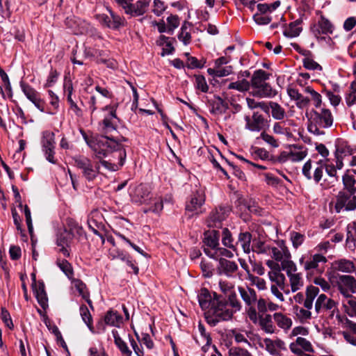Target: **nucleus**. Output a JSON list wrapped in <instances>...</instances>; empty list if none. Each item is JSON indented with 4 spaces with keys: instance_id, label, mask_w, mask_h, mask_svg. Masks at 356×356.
Returning a JSON list of instances; mask_svg holds the SVG:
<instances>
[{
    "instance_id": "1",
    "label": "nucleus",
    "mask_w": 356,
    "mask_h": 356,
    "mask_svg": "<svg viewBox=\"0 0 356 356\" xmlns=\"http://www.w3.org/2000/svg\"><path fill=\"white\" fill-rule=\"evenodd\" d=\"M83 138L87 145L95 153L97 159L108 158L113 159L122 167L126 159L127 154L122 141H127V138H122L116 140L113 138L104 135L88 136L83 131H81Z\"/></svg>"
},
{
    "instance_id": "2",
    "label": "nucleus",
    "mask_w": 356,
    "mask_h": 356,
    "mask_svg": "<svg viewBox=\"0 0 356 356\" xmlns=\"http://www.w3.org/2000/svg\"><path fill=\"white\" fill-rule=\"evenodd\" d=\"M241 299L248 307L247 314L250 320L261 330L267 332V304L265 299L260 298L257 300L255 291L248 286H238Z\"/></svg>"
},
{
    "instance_id": "3",
    "label": "nucleus",
    "mask_w": 356,
    "mask_h": 356,
    "mask_svg": "<svg viewBox=\"0 0 356 356\" xmlns=\"http://www.w3.org/2000/svg\"><path fill=\"white\" fill-rule=\"evenodd\" d=\"M234 310L228 307V303L220 296L214 293L212 307L205 313L208 324L216 326L219 322L232 319Z\"/></svg>"
},
{
    "instance_id": "4",
    "label": "nucleus",
    "mask_w": 356,
    "mask_h": 356,
    "mask_svg": "<svg viewBox=\"0 0 356 356\" xmlns=\"http://www.w3.org/2000/svg\"><path fill=\"white\" fill-rule=\"evenodd\" d=\"M305 93L309 94L310 98L305 97L302 93L294 88H288L287 94L290 99L296 102V105L298 108L302 109L307 108L311 101L314 102L316 108L320 107L322 102L321 95L314 90L312 87L307 86L303 89Z\"/></svg>"
},
{
    "instance_id": "5",
    "label": "nucleus",
    "mask_w": 356,
    "mask_h": 356,
    "mask_svg": "<svg viewBox=\"0 0 356 356\" xmlns=\"http://www.w3.org/2000/svg\"><path fill=\"white\" fill-rule=\"evenodd\" d=\"M268 267L271 269L268 272V278L272 282L270 291L273 295L280 302L284 301V296L282 293L285 288V277L280 272V265L273 261H268Z\"/></svg>"
},
{
    "instance_id": "6",
    "label": "nucleus",
    "mask_w": 356,
    "mask_h": 356,
    "mask_svg": "<svg viewBox=\"0 0 356 356\" xmlns=\"http://www.w3.org/2000/svg\"><path fill=\"white\" fill-rule=\"evenodd\" d=\"M330 283L337 287L343 297H350L356 293V279L351 275L332 276L330 278Z\"/></svg>"
},
{
    "instance_id": "7",
    "label": "nucleus",
    "mask_w": 356,
    "mask_h": 356,
    "mask_svg": "<svg viewBox=\"0 0 356 356\" xmlns=\"http://www.w3.org/2000/svg\"><path fill=\"white\" fill-rule=\"evenodd\" d=\"M75 165L81 170L83 177L88 181H93L99 174V165L84 156L74 158Z\"/></svg>"
},
{
    "instance_id": "8",
    "label": "nucleus",
    "mask_w": 356,
    "mask_h": 356,
    "mask_svg": "<svg viewBox=\"0 0 356 356\" xmlns=\"http://www.w3.org/2000/svg\"><path fill=\"white\" fill-rule=\"evenodd\" d=\"M267 74L261 70L254 72L251 79L252 93L254 96H267Z\"/></svg>"
},
{
    "instance_id": "9",
    "label": "nucleus",
    "mask_w": 356,
    "mask_h": 356,
    "mask_svg": "<svg viewBox=\"0 0 356 356\" xmlns=\"http://www.w3.org/2000/svg\"><path fill=\"white\" fill-rule=\"evenodd\" d=\"M323 161L312 162L308 160L302 166V172L307 179H314L316 183H318L323 177Z\"/></svg>"
},
{
    "instance_id": "10",
    "label": "nucleus",
    "mask_w": 356,
    "mask_h": 356,
    "mask_svg": "<svg viewBox=\"0 0 356 356\" xmlns=\"http://www.w3.org/2000/svg\"><path fill=\"white\" fill-rule=\"evenodd\" d=\"M54 134L49 131H45L42 133L41 144L42 151L44 154L46 159L51 163H56V160L54 159L55 154V138Z\"/></svg>"
},
{
    "instance_id": "11",
    "label": "nucleus",
    "mask_w": 356,
    "mask_h": 356,
    "mask_svg": "<svg viewBox=\"0 0 356 356\" xmlns=\"http://www.w3.org/2000/svg\"><path fill=\"white\" fill-rule=\"evenodd\" d=\"M108 10L110 16L105 14L96 15V19L102 26L112 29H118L120 27L124 26V18L115 14L111 9H108Z\"/></svg>"
},
{
    "instance_id": "12",
    "label": "nucleus",
    "mask_w": 356,
    "mask_h": 356,
    "mask_svg": "<svg viewBox=\"0 0 356 356\" xmlns=\"http://www.w3.org/2000/svg\"><path fill=\"white\" fill-rule=\"evenodd\" d=\"M351 194H346L344 192H339L337 196L335 209L339 213L341 209L346 211H353L356 209V197Z\"/></svg>"
},
{
    "instance_id": "13",
    "label": "nucleus",
    "mask_w": 356,
    "mask_h": 356,
    "mask_svg": "<svg viewBox=\"0 0 356 356\" xmlns=\"http://www.w3.org/2000/svg\"><path fill=\"white\" fill-rule=\"evenodd\" d=\"M310 115L309 121L317 123L320 127L328 128L332 125L333 118L328 109L323 108L320 112L313 111Z\"/></svg>"
},
{
    "instance_id": "14",
    "label": "nucleus",
    "mask_w": 356,
    "mask_h": 356,
    "mask_svg": "<svg viewBox=\"0 0 356 356\" xmlns=\"http://www.w3.org/2000/svg\"><path fill=\"white\" fill-rule=\"evenodd\" d=\"M21 88L26 97L41 112L44 111V102L41 99L40 93L29 84L20 83Z\"/></svg>"
},
{
    "instance_id": "15",
    "label": "nucleus",
    "mask_w": 356,
    "mask_h": 356,
    "mask_svg": "<svg viewBox=\"0 0 356 356\" xmlns=\"http://www.w3.org/2000/svg\"><path fill=\"white\" fill-rule=\"evenodd\" d=\"M230 208L228 207L219 206L213 209L207 220L209 227H220L222 221L225 220L230 213Z\"/></svg>"
},
{
    "instance_id": "16",
    "label": "nucleus",
    "mask_w": 356,
    "mask_h": 356,
    "mask_svg": "<svg viewBox=\"0 0 356 356\" xmlns=\"http://www.w3.org/2000/svg\"><path fill=\"white\" fill-rule=\"evenodd\" d=\"M104 110L109 111V114L104 118L99 124L102 131L106 134L115 130L118 118L116 115V110L113 106H106Z\"/></svg>"
},
{
    "instance_id": "17",
    "label": "nucleus",
    "mask_w": 356,
    "mask_h": 356,
    "mask_svg": "<svg viewBox=\"0 0 356 356\" xmlns=\"http://www.w3.org/2000/svg\"><path fill=\"white\" fill-rule=\"evenodd\" d=\"M204 195L201 191H197L191 195L190 201L187 202L186 205V212L192 213L190 217L194 214L199 215L202 212L201 211V207L204 203Z\"/></svg>"
},
{
    "instance_id": "18",
    "label": "nucleus",
    "mask_w": 356,
    "mask_h": 356,
    "mask_svg": "<svg viewBox=\"0 0 356 356\" xmlns=\"http://www.w3.org/2000/svg\"><path fill=\"white\" fill-rule=\"evenodd\" d=\"M238 269V265L235 261L225 258H220L218 260V264L216 268L217 273L219 275H224L228 277H233Z\"/></svg>"
},
{
    "instance_id": "19",
    "label": "nucleus",
    "mask_w": 356,
    "mask_h": 356,
    "mask_svg": "<svg viewBox=\"0 0 356 356\" xmlns=\"http://www.w3.org/2000/svg\"><path fill=\"white\" fill-rule=\"evenodd\" d=\"M65 24L75 35L85 34L88 32V24L85 22L76 19L74 16L67 17L65 20Z\"/></svg>"
},
{
    "instance_id": "20",
    "label": "nucleus",
    "mask_w": 356,
    "mask_h": 356,
    "mask_svg": "<svg viewBox=\"0 0 356 356\" xmlns=\"http://www.w3.org/2000/svg\"><path fill=\"white\" fill-rule=\"evenodd\" d=\"M326 261L325 257L321 254H315L306 261H305L304 257H302L299 260L300 264L303 266L306 271L316 270L318 268L319 263H325Z\"/></svg>"
},
{
    "instance_id": "21",
    "label": "nucleus",
    "mask_w": 356,
    "mask_h": 356,
    "mask_svg": "<svg viewBox=\"0 0 356 356\" xmlns=\"http://www.w3.org/2000/svg\"><path fill=\"white\" fill-rule=\"evenodd\" d=\"M307 155V148L303 146L294 145L289 152H286V162L290 161L293 163L302 161Z\"/></svg>"
},
{
    "instance_id": "22",
    "label": "nucleus",
    "mask_w": 356,
    "mask_h": 356,
    "mask_svg": "<svg viewBox=\"0 0 356 356\" xmlns=\"http://www.w3.org/2000/svg\"><path fill=\"white\" fill-rule=\"evenodd\" d=\"M207 102L211 106V113L213 114H223L229 108L228 104L219 96L214 95L212 98L208 99Z\"/></svg>"
},
{
    "instance_id": "23",
    "label": "nucleus",
    "mask_w": 356,
    "mask_h": 356,
    "mask_svg": "<svg viewBox=\"0 0 356 356\" xmlns=\"http://www.w3.org/2000/svg\"><path fill=\"white\" fill-rule=\"evenodd\" d=\"M276 245L277 246L271 248L272 257L275 260L282 262L285 259L291 257V254L285 246L284 241H278Z\"/></svg>"
},
{
    "instance_id": "24",
    "label": "nucleus",
    "mask_w": 356,
    "mask_h": 356,
    "mask_svg": "<svg viewBox=\"0 0 356 356\" xmlns=\"http://www.w3.org/2000/svg\"><path fill=\"white\" fill-rule=\"evenodd\" d=\"M336 307V302L331 298H328L325 294H321L315 302V310L320 313L321 310H332Z\"/></svg>"
},
{
    "instance_id": "25",
    "label": "nucleus",
    "mask_w": 356,
    "mask_h": 356,
    "mask_svg": "<svg viewBox=\"0 0 356 356\" xmlns=\"http://www.w3.org/2000/svg\"><path fill=\"white\" fill-rule=\"evenodd\" d=\"M220 233L218 231L212 230L204 233V244L213 250H216L219 247Z\"/></svg>"
},
{
    "instance_id": "26",
    "label": "nucleus",
    "mask_w": 356,
    "mask_h": 356,
    "mask_svg": "<svg viewBox=\"0 0 356 356\" xmlns=\"http://www.w3.org/2000/svg\"><path fill=\"white\" fill-rule=\"evenodd\" d=\"M33 291L39 305L44 309H46L48 307V298L44 290V284L42 282H39L38 284H35Z\"/></svg>"
},
{
    "instance_id": "27",
    "label": "nucleus",
    "mask_w": 356,
    "mask_h": 356,
    "mask_svg": "<svg viewBox=\"0 0 356 356\" xmlns=\"http://www.w3.org/2000/svg\"><path fill=\"white\" fill-rule=\"evenodd\" d=\"M197 298L200 306L203 310L209 309L212 307L214 296L212 298L209 290L206 288H202L200 290Z\"/></svg>"
},
{
    "instance_id": "28",
    "label": "nucleus",
    "mask_w": 356,
    "mask_h": 356,
    "mask_svg": "<svg viewBox=\"0 0 356 356\" xmlns=\"http://www.w3.org/2000/svg\"><path fill=\"white\" fill-rule=\"evenodd\" d=\"M286 152L278 149H268V162L282 164L286 162Z\"/></svg>"
},
{
    "instance_id": "29",
    "label": "nucleus",
    "mask_w": 356,
    "mask_h": 356,
    "mask_svg": "<svg viewBox=\"0 0 356 356\" xmlns=\"http://www.w3.org/2000/svg\"><path fill=\"white\" fill-rule=\"evenodd\" d=\"M342 300V307L344 312L350 316L353 317L356 315V298L353 295L350 297H343Z\"/></svg>"
},
{
    "instance_id": "30",
    "label": "nucleus",
    "mask_w": 356,
    "mask_h": 356,
    "mask_svg": "<svg viewBox=\"0 0 356 356\" xmlns=\"http://www.w3.org/2000/svg\"><path fill=\"white\" fill-rule=\"evenodd\" d=\"M333 267L335 270L346 273H350L355 270L353 262L345 259L335 261L333 263Z\"/></svg>"
},
{
    "instance_id": "31",
    "label": "nucleus",
    "mask_w": 356,
    "mask_h": 356,
    "mask_svg": "<svg viewBox=\"0 0 356 356\" xmlns=\"http://www.w3.org/2000/svg\"><path fill=\"white\" fill-rule=\"evenodd\" d=\"M319 293V289L315 286H309L306 289V298L304 301V306L306 309H311L313 307L314 300Z\"/></svg>"
},
{
    "instance_id": "32",
    "label": "nucleus",
    "mask_w": 356,
    "mask_h": 356,
    "mask_svg": "<svg viewBox=\"0 0 356 356\" xmlns=\"http://www.w3.org/2000/svg\"><path fill=\"white\" fill-rule=\"evenodd\" d=\"M252 234L248 232H241L238 234V242L245 253H250L251 251Z\"/></svg>"
},
{
    "instance_id": "33",
    "label": "nucleus",
    "mask_w": 356,
    "mask_h": 356,
    "mask_svg": "<svg viewBox=\"0 0 356 356\" xmlns=\"http://www.w3.org/2000/svg\"><path fill=\"white\" fill-rule=\"evenodd\" d=\"M149 192L146 187L142 184L137 186L131 195L132 200L137 203H142L145 201V198L148 196Z\"/></svg>"
},
{
    "instance_id": "34",
    "label": "nucleus",
    "mask_w": 356,
    "mask_h": 356,
    "mask_svg": "<svg viewBox=\"0 0 356 356\" xmlns=\"http://www.w3.org/2000/svg\"><path fill=\"white\" fill-rule=\"evenodd\" d=\"M238 205L241 207V209L243 208L245 209H248L251 213H254L255 214L261 215V209L259 207L257 203L254 201L250 200L249 202L246 201L242 197H239L237 200Z\"/></svg>"
},
{
    "instance_id": "35",
    "label": "nucleus",
    "mask_w": 356,
    "mask_h": 356,
    "mask_svg": "<svg viewBox=\"0 0 356 356\" xmlns=\"http://www.w3.org/2000/svg\"><path fill=\"white\" fill-rule=\"evenodd\" d=\"M150 0H138L135 3H132L130 15L134 16L143 15L146 12Z\"/></svg>"
},
{
    "instance_id": "36",
    "label": "nucleus",
    "mask_w": 356,
    "mask_h": 356,
    "mask_svg": "<svg viewBox=\"0 0 356 356\" xmlns=\"http://www.w3.org/2000/svg\"><path fill=\"white\" fill-rule=\"evenodd\" d=\"M253 121L252 123H250L249 117H246V120L248 121V125L249 129L252 131H259L265 125V120L262 115L259 113H254L252 116Z\"/></svg>"
},
{
    "instance_id": "37",
    "label": "nucleus",
    "mask_w": 356,
    "mask_h": 356,
    "mask_svg": "<svg viewBox=\"0 0 356 356\" xmlns=\"http://www.w3.org/2000/svg\"><path fill=\"white\" fill-rule=\"evenodd\" d=\"M284 349V343L280 339H268V353L271 355L280 356V352Z\"/></svg>"
},
{
    "instance_id": "38",
    "label": "nucleus",
    "mask_w": 356,
    "mask_h": 356,
    "mask_svg": "<svg viewBox=\"0 0 356 356\" xmlns=\"http://www.w3.org/2000/svg\"><path fill=\"white\" fill-rule=\"evenodd\" d=\"M301 31V21L296 20L289 25V26L284 30V34L289 38H295L298 36Z\"/></svg>"
},
{
    "instance_id": "39",
    "label": "nucleus",
    "mask_w": 356,
    "mask_h": 356,
    "mask_svg": "<svg viewBox=\"0 0 356 356\" xmlns=\"http://www.w3.org/2000/svg\"><path fill=\"white\" fill-rule=\"evenodd\" d=\"M292 292L300 290L304 285V280L302 274L297 273L288 277Z\"/></svg>"
},
{
    "instance_id": "40",
    "label": "nucleus",
    "mask_w": 356,
    "mask_h": 356,
    "mask_svg": "<svg viewBox=\"0 0 356 356\" xmlns=\"http://www.w3.org/2000/svg\"><path fill=\"white\" fill-rule=\"evenodd\" d=\"M112 334L114 337V341L121 353L124 356H131V351L128 348L127 343L120 338L117 330H113Z\"/></svg>"
},
{
    "instance_id": "41",
    "label": "nucleus",
    "mask_w": 356,
    "mask_h": 356,
    "mask_svg": "<svg viewBox=\"0 0 356 356\" xmlns=\"http://www.w3.org/2000/svg\"><path fill=\"white\" fill-rule=\"evenodd\" d=\"M268 108L271 110L273 118L277 120H281L286 116L285 110L277 103L269 102Z\"/></svg>"
},
{
    "instance_id": "42",
    "label": "nucleus",
    "mask_w": 356,
    "mask_h": 356,
    "mask_svg": "<svg viewBox=\"0 0 356 356\" xmlns=\"http://www.w3.org/2000/svg\"><path fill=\"white\" fill-rule=\"evenodd\" d=\"M122 321V316L117 312L109 310L104 316L106 324L113 326H118Z\"/></svg>"
},
{
    "instance_id": "43",
    "label": "nucleus",
    "mask_w": 356,
    "mask_h": 356,
    "mask_svg": "<svg viewBox=\"0 0 356 356\" xmlns=\"http://www.w3.org/2000/svg\"><path fill=\"white\" fill-rule=\"evenodd\" d=\"M273 319L279 327L284 330L289 329L292 325L291 320L281 313H275Z\"/></svg>"
},
{
    "instance_id": "44",
    "label": "nucleus",
    "mask_w": 356,
    "mask_h": 356,
    "mask_svg": "<svg viewBox=\"0 0 356 356\" xmlns=\"http://www.w3.org/2000/svg\"><path fill=\"white\" fill-rule=\"evenodd\" d=\"M282 266L280 268V271L284 270L286 271L287 276H290L291 275L297 273V266L296 264L290 259V258L285 259L282 262H281Z\"/></svg>"
},
{
    "instance_id": "45",
    "label": "nucleus",
    "mask_w": 356,
    "mask_h": 356,
    "mask_svg": "<svg viewBox=\"0 0 356 356\" xmlns=\"http://www.w3.org/2000/svg\"><path fill=\"white\" fill-rule=\"evenodd\" d=\"M349 170L342 177L343 184L344 187L350 193H354L356 191L355 187V179L354 177L348 174Z\"/></svg>"
},
{
    "instance_id": "46",
    "label": "nucleus",
    "mask_w": 356,
    "mask_h": 356,
    "mask_svg": "<svg viewBox=\"0 0 356 356\" xmlns=\"http://www.w3.org/2000/svg\"><path fill=\"white\" fill-rule=\"evenodd\" d=\"M80 314L82 320L87 325L88 328L92 331L93 330L92 318L88 307L83 305L80 307Z\"/></svg>"
},
{
    "instance_id": "47",
    "label": "nucleus",
    "mask_w": 356,
    "mask_h": 356,
    "mask_svg": "<svg viewBox=\"0 0 356 356\" xmlns=\"http://www.w3.org/2000/svg\"><path fill=\"white\" fill-rule=\"evenodd\" d=\"M318 26L320 29L319 33L321 32L323 34L332 33L334 30V26L331 22L326 18L322 17L318 23Z\"/></svg>"
},
{
    "instance_id": "48",
    "label": "nucleus",
    "mask_w": 356,
    "mask_h": 356,
    "mask_svg": "<svg viewBox=\"0 0 356 356\" xmlns=\"http://www.w3.org/2000/svg\"><path fill=\"white\" fill-rule=\"evenodd\" d=\"M232 234L227 228L222 230V243L225 246L236 252V245L234 244Z\"/></svg>"
},
{
    "instance_id": "49",
    "label": "nucleus",
    "mask_w": 356,
    "mask_h": 356,
    "mask_svg": "<svg viewBox=\"0 0 356 356\" xmlns=\"http://www.w3.org/2000/svg\"><path fill=\"white\" fill-rule=\"evenodd\" d=\"M186 56L188 57L187 58V67L191 69L195 68H202L206 63V60L204 58H202L201 60H198L196 57L190 56L188 53L186 54Z\"/></svg>"
},
{
    "instance_id": "50",
    "label": "nucleus",
    "mask_w": 356,
    "mask_h": 356,
    "mask_svg": "<svg viewBox=\"0 0 356 356\" xmlns=\"http://www.w3.org/2000/svg\"><path fill=\"white\" fill-rule=\"evenodd\" d=\"M353 153V149L346 143L342 142L337 145L335 154L341 157L351 155Z\"/></svg>"
},
{
    "instance_id": "51",
    "label": "nucleus",
    "mask_w": 356,
    "mask_h": 356,
    "mask_svg": "<svg viewBox=\"0 0 356 356\" xmlns=\"http://www.w3.org/2000/svg\"><path fill=\"white\" fill-rule=\"evenodd\" d=\"M250 85L249 81L245 79H243L241 81L232 82L229 84V89H234L237 90L240 92L247 91L250 89Z\"/></svg>"
},
{
    "instance_id": "52",
    "label": "nucleus",
    "mask_w": 356,
    "mask_h": 356,
    "mask_svg": "<svg viewBox=\"0 0 356 356\" xmlns=\"http://www.w3.org/2000/svg\"><path fill=\"white\" fill-rule=\"evenodd\" d=\"M118 257L120 260L124 261L127 266L131 267L133 269L134 274L137 275L138 273V267L136 266L135 261L132 259V257L130 255L121 252L118 254Z\"/></svg>"
},
{
    "instance_id": "53",
    "label": "nucleus",
    "mask_w": 356,
    "mask_h": 356,
    "mask_svg": "<svg viewBox=\"0 0 356 356\" xmlns=\"http://www.w3.org/2000/svg\"><path fill=\"white\" fill-rule=\"evenodd\" d=\"M226 297L227 298L229 305L233 308L232 309L234 310V313L241 310V304L238 300L237 296L234 291L226 296Z\"/></svg>"
},
{
    "instance_id": "54",
    "label": "nucleus",
    "mask_w": 356,
    "mask_h": 356,
    "mask_svg": "<svg viewBox=\"0 0 356 356\" xmlns=\"http://www.w3.org/2000/svg\"><path fill=\"white\" fill-rule=\"evenodd\" d=\"M98 159L99 160V161H97L99 163V165L101 164L102 166H104L106 170L109 171H117L121 168L119 166V164H117V162L115 161H113V159L104 160V158Z\"/></svg>"
},
{
    "instance_id": "55",
    "label": "nucleus",
    "mask_w": 356,
    "mask_h": 356,
    "mask_svg": "<svg viewBox=\"0 0 356 356\" xmlns=\"http://www.w3.org/2000/svg\"><path fill=\"white\" fill-rule=\"evenodd\" d=\"M346 101L348 106L356 103V81L351 83L349 92L346 97Z\"/></svg>"
},
{
    "instance_id": "56",
    "label": "nucleus",
    "mask_w": 356,
    "mask_h": 356,
    "mask_svg": "<svg viewBox=\"0 0 356 356\" xmlns=\"http://www.w3.org/2000/svg\"><path fill=\"white\" fill-rule=\"evenodd\" d=\"M267 249V245L264 240L254 239L251 246V250L257 253H264Z\"/></svg>"
},
{
    "instance_id": "57",
    "label": "nucleus",
    "mask_w": 356,
    "mask_h": 356,
    "mask_svg": "<svg viewBox=\"0 0 356 356\" xmlns=\"http://www.w3.org/2000/svg\"><path fill=\"white\" fill-rule=\"evenodd\" d=\"M187 23L185 22L181 26L180 33L178 35L179 40L182 41L185 45L189 44L191 39V33L187 31Z\"/></svg>"
},
{
    "instance_id": "58",
    "label": "nucleus",
    "mask_w": 356,
    "mask_h": 356,
    "mask_svg": "<svg viewBox=\"0 0 356 356\" xmlns=\"http://www.w3.org/2000/svg\"><path fill=\"white\" fill-rule=\"evenodd\" d=\"M57 264L60 270L68 277H70L73 275V270L71 264L65 259L57 261Z\"/></svg>"
},
{
    "instance_id": "59",
    "label": "nucleus",
    "mask_w": 356,
    "mask_h": 356,
    "mask_svg": "<svg viewBox=\"0 0 356 356\" xmlns=\"http://www.w3.org/2000/svg\"><path fill=\"white\" fill-rule=\"evenodd\" d=\"M71 239L72 236L70 234L65 231L58 235L56 244L57 245L69 246L71 242Z\"/></svg>"
},
{
    "instance_id": "60",
    "label": "nucleus",
    "mask_w": 356,
    "mask_h": 356,
    "mask_svg": "<svg viewBox=\"0 0 356 356\" xmlns=\"http://www.w3.org/2000/svg\"><path fill=\"white\" fill-rule=\"evenodd\" d=\"M168 33H172L175 29L179 25V17L176 15H171L167 18Z\"/></svg>"
},
{
    "instance_id": "61",
    "label": "nucleus",
    "mask_w": 356,
    "mask_h": 356,
    "mask_svg": "<svg viewBox=\"0 0 356 356\" xmlns=\"http://www.w3.org/2000/svg\"><path fill=\"white\" fill-rule=\"evenodd\" d=\"M167 6L161 0H154L152 12L156 16H161L166 10Z\"/></svg>"
},
{
    "instance_id": "62",
    "label": "nucleus",
    "mask_w": 356,
    "mask_h": 356,
    "mask_svg": "<svg viewBox=\"0 0 356 356\" xmlns=\"http://www.w3.org/2000/svg\"><path fill=\"white\" fill-rule=\"evenodd\" d=\"M195 86L203 92H207L209 86L207 83L205 77L203 75H195Z\"/></svg>"
},
{
    "instance_id": "63",
    "label": "nucleus",
    "mask_w": 356,
    "mask_h": 356,
    "mask_svg": "<svg viewBox=\"0 0 356 356\" xmlns=\"http://www.w3.org/2000/svg\"><path fill=\"white\" fill-rule=\"evenodd\" d=\"M296 341H297V344H298L300 346V347L301 348L302 350H303L306 352H309V353L314 352L311 342L309 341H308L307 339H306L303 337H297Z\"/></svg>"
},
{
    "instance_id": "64",
    "label": "nucleus",
    "mask_w": 356,
    "mask_h": 356,
    "mask_svg": "<svg viewBox=\"0 0 356 356\" xmlns=\"http://www.w3.org/2000/svg\"><path fill=\"white\" fill-rule=\"evenodd\" d=\"M296 315L300 319V321L303 322L308 319H310L312 317V313L309 309L301 308V307H296Z\"/></svg>"
}]
</instances>
